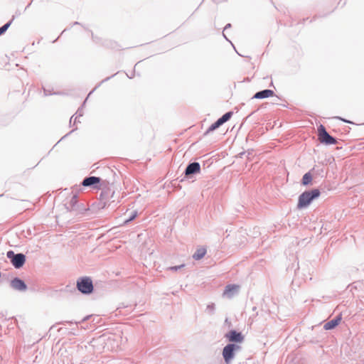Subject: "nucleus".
Instances as JSON below:
<instances>
[{
  "instance_id": "nucleus-1",
  "label": "nucleus",
  "mask_w": 364,
  "mask_h": 364,
  "mask_svg": "<svg viewBox=\"0 0 364 364\" xmlns=\"http://www.w3.org/2000/svg\"><path fill=\"white\" fill-rule=\"evenodd\" d=\"M320 196L318 189H313L311 191H305L299 197L297 206L299 208L307 207L311 201Z\"/></svg>"
},
{
  "instance_id": "nucleus-2",
  "label": "nucleus",
  "mask_w": 364,
  "mask_h": 364,
  "mask_svg": "<svg viewBox=\"0 0 364 364\" xmlns=\"http://www.w3.org/2000/svg\"><path fill=\"white\" fill-rule=\"evenodd\" d=\"M318 139L321 143L327 145L336 144L337 142L336 139L328 134L324 126L322 124L318 127Z\"/></svg>"
},
{
  "instance_id": "nucleus-3",
  "label": "nucleus",
  "mask_w": 364,
  "mask_h": 364,
  "mask_svg": "<svg viewBox=\"0 0 364 364\" xmlns=\"http://www.w3.org/2000/svg\"><path fill=\"white\" fill-rule=\"evenodd\" d=\"M77 289L83 294H90L93 291V284L90 278L82 277L77 282Z\"/></svg>"
},
{
  "instance_id": "nucleus-4",
  "label": "nucleus",
  "mask_w": 364,
  "mask_h": 364,
  "mask_svg": "<svg viewBox=\"0 0 364 364\" xmlns=\"http://www.w3.org/2000/svg\"><path fill=\"white\" fill-rule=\"evenodd\" d=\"M240 346L235 344H228L223 350V356L226 363L229 364L235 356V351L240 349Z\"/></svg>"
},
{
  "instance_id": "nucleus-5",
  "label": "nucleus",
  "mask_w": 364,
  "mask_h": 364,
  "mask_svg": "<svg viewBox=\"0 0 364 364\" xmlns=\"http://www.w3.org/2000/svg\"><path fill=\"white\" fill-rule=\"evenodd\" d=\"M232 113L231 112L225 113L222 117L218 119L215 123L210 125V127L208 129L205 134L213 132L220 127L225 122H228L230 117H232Z\"/></svg>"
},
{
  "instance_id": "nucleus-6",
  "label": "nucleus",
  "mask_w": 364,
  "mask_h": 364,
  "mask_svg": "<svg viewBox=\"0 0 364 364\" xmlns=\"http://www.w3.org/2000/svg\"><path fill=\"white\" fill-rule=\"evenodd\" d=\"M225 336L230 342L242 343L244 339L241 333H238L233 330L229 331Z\"/></svg>"
},
{
  "instance_id": "nucleus-7",
  "label": "nucleus",
  "mask_w": 364,
  "mask_h": 364,
  "mask_svg": "<svg viewBox=\"0 0 364 364\" xmlns=\"http://www.w3.org/2000/svg\"><path fill=\"white\" fill-rule=\"evenodd\" d=\"M25 261V256L23 254L15 255L11 259V262L16 268L21 267L24 264Z\"/></svg>"
},
{
  "instance_id": "nucleus-8",
  "label": "nucleus",
  "mask_w": 364,
  "mask_h": 364,
  "mask_svg": "<svg viewBox=\"0 0 364 364\" xmlns=\"http://www.w3.org/2000/svg\"><path fill=\"white\" fill-rule=\"evenodd\" d=\"M200 171V164L197 162H193V163L190 164L187 166L186 171H185V174L186 176H188V175H191L193 173H199Z\"/></svg>"
},
{
  "instance_id": "nucleus-9",
  "label": "nucleus",
  "mask_w": 364,
  "mask_h": 364,
  "mask_svg": "<svg viewBox=\"0 0 364 364\" xmlns=\"http://www.w3.org/2000/svg\"><path fill=\"white\" fill-rule=\"evenodd\" d=\"M100 181L101 179L99 177L90 176L85 178L83 180L82 184L84 186H95V187L97 188L96 185L98 184L100 182Z\"/></svg>"
},
{
  "instance_id": "nucleus-10",
  "label": "nucleus",
  "mask_w": 364,
  "mask_h": 364,
  "mask_svg": "<svg viewBox=\"0 0 364 364\" xmlns=\"http://www.w3.org/2000/svg\"><path fill=\"white\" fill-rule=\"evenodd\" d=\"M11 285L16 290L24 291L26 289V285L24 282L18 278L14 279L11 282Z\"/></svg>"
},
{
  "instance_id": "nucleus-11",
  "label": "nucleus",
  "mask_w": 364,
  "mask_h": 364,
  "mask_svg": "<svg viewBox=\"0 0 364 364\" xmlns=\"http://www.w3.org/2000/svg\"><path fill=\"white\" fill-rule=\"evenodd\" d=\"M239 289V286L237 284H229L227 285L224 292L223 296L231 297L234 293L237 292Z\"/></svg>"
},
{
  "instance_id": "nucleus-12",
  "label": "nucleus",
  "mask_w": 364,
  "mask_h": 364,
  "mask_svg": "<svg viewBox=\"0 0 364 364\" xmlns=\"http://www.w3.org/2000/svg\"><path fill=\"white\" fill-rule=\"evenodd\" d=\"M341 321V315H339L336 318L332 319L327 323H326L323 326L325 330H331L336 327Z\"/></svg>"
},
{
  "instance_id": "nucleus-13",
  "label": "nucleus",
  "mask_w": 364,
  "mask_h": 364,
  "mask_svg": "<svg viewBox=\"0 0 364 364\" xmlns=\"http://www.w3.org/2000/svg\"><path fill=\"white\" fill-rule=\"evenodd\" d=\"M274 93L271 90H264L260 92H257L254 97L256 99H263L267 98L274 96Z\"/></svg>"
},
{
  "instance_id": "nucleus-14",
  "label": "nucleus",
  "mask_w": 364,
  "mask_h": 364,
  "mask_svg": "<svg viewBox=\"0 0 364 364\" xmlns=\"http://www.w3.org/2000/svg\"><path fill=\"white\" fill-rule=\"evenodd\" d=\"M206 248L204 247H198L196 252L193 254V258L195 259L196 260H199L200 259H202L205 255L206 254Z\"/></svg>"
},
{
  "instance_id": "nucleus-15",
  "label": "nucleus",
  "mask_w": 364,
  "mask_h": 364,
  "mask_svg": "<svg viewBox=\"0 0 364 364\" xmlns=\"http://www.w3.org/2000/svg\"><path fill=\"white\" fill-rule=\"evenodd\" d=\"M311 181H312V175L311 174V173L308 172V173H305L302 178V184L304 186H307L309 183H311Z\"/></svg>"
},
{
  "instance_id": "nucleus-16",
  "label": "nucleus",
  "mask_w": 364,
  "mask_h": 364,
  "mask_svg": "<svg viewBox=\"0 0 364 364\" xmlns=\"http://www.w3.org/2000/svg\"><path fill=\"white\" fill-rule=\"evenodd\" d=\"M13 19H14V18L10 21H9L8 23H6V24H4L3 26H1L0 28V36L4 34L8 30V28L10 27V26L12 23Z\"/></svg>"
},
{
  "instance_id": "nucleus-17",
  "label": "nucleus",
  "mask_w": 364,
  "mask_h": 364,
  "mask_svg": "<svg viewBox=\"0 0 364 364\" xmlns=\"http://www.w3.org/2000/svg\"><path fill=\"white\" fill-rule=\"evenodd\" d=\"M181 267H183V265H181V266H176V267H171V269H173V270H177L178 269L181 268Z\"/></svg>"
},
{
  "instance_id": "nucleus-18",
  "label": "nucleus",
  "mask_w": 364,
  "mask_h": 364,
  "mask_svg": "<svg viewBox=\"0 0 364 364\" xmlns=\"http://www.w3.org/2000/svg\"><path fill=\"white\" fill-rule=\"evenodd\" d=\"M230 27H231V24H230V23H228V24L225 26V28H224V31H225V30H226V29H228V28H230Z\"/></svg>"
},
{
  "instance_id": "nucleus-19",
  "label": "nucleus",
  "mask_w": 364,
  "mask_h": 364,
  "mask_svg": "<svg viewBox=\"0 0 364 364\" xmlns=\"http://www.w3.org/2000/svg\"><path fill=\"white\" fill-rule=\"evenodd\" d=\"M338 119H341V120H343V121H344V122H347V123H350V122H349V121L344 120V119H341V118H340V117H339Z\"/></svg>"
},
{
  "instance_id": "nucleus-20",
  "label": "nucleus",
  "mask_w": 364,
  "mask_h": 364,
  "mask_svg": "<svg viewBox=\"0 0 364 364\" xmlns=\"http://www.w3.org/2000/svg\"><path fill=\"white\" fill-rule=\"evenodd\" d=\"M134 218V216H133L132 218H131L129 220H127L126 222H128V221L132 220Z\"/></svg>"
},
{
  "instance_id": "nucleus-21",
  "label": "nucleus",
  "mask_w": 364,
  "mask_h": 364,
  "mask_svg": "<svg viewBox=\"0 0 364 364\" xmlns=\"http://www.w3.org/2000/svg\"><path fill=\"white\" fill-rule=\"evenodd\" d=\"M73 24H74V25H77V24H79V23L76 21V22H75Z\"/></svg>"
},
{
  "instance_id": "nucleus-22",
  "label": "nucleus",
  "mask_w": 364,
  "mask_h": 364,
  "mask_svg": "<svg viewBox=\"0 0 364 364\" xmlns=\"http://www.w3.org/2000/svg\"><path fill=\"white\" fill-rule=\"evenodd\" d=\"M223 36H224V38H225V39H227V40H228V38H226V36H225L224 33H223Z\"/></svg>"
},
{
  "instance_id": "nucleus-23",
  "label": "nucleus",
  "mask_w": 364,
  "mask_h": 364,
  "mask_svg": "<svg viewBox=\"0 0 364 364\" xmlns=\"http://www.w3.org/2000/svg\"><path fill=\"white\" fill-rule=\"evenodd\" d=\"M138 64H139V63H136V65H135V66H134V68H136V66H137V65H138Z\"/></svg>"
}]
</instances>
